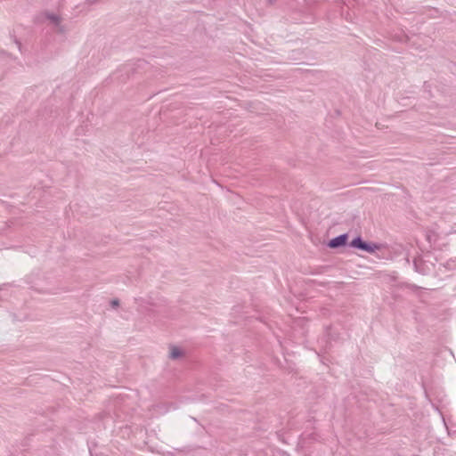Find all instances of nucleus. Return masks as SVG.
<instances>
[{"instance_id":"obj_1","label":"nucleus","mask_w":456,"mask_h":456,"mask_svg":"<svg viewBox=\"0 0 456 456\" xmlns=\"http://www.w3.org/2000/svg\"><path fill=\"white\" fill-rule=\"evenodd\" d=\"M349 246L368 253H373L379 248V245L364 241L361 236L355 237Z\"/></svg>"},{"instance_id":"obj_2","label":"nucleus","mask_w":456,"mask_h":456,"mask_svg":"<svg viewBox=\"0 0 456 456\" xmlns=\"http://www.w3.org/2000/svg\"><path fill=\"white\" fill-rule=\"evenodd\" d=\"M45 17L53 30L60 34H63L65 32L64 27L61 24V17L59 15L45 13Z\"/></svg>"},{"instance_id":"obj_3","label":"nucleus","mask_w":456,"mask_h":456,"mask_svg":"<svg viewBox=\"0 0 456 456\" xmlns=\"http://www.w3.org/2000/svg\"><path fill=\"white\" fill-rule=\"evenodd\" d=\"M348 235L347 233L340 234L328 242V247L330 248H338L347 244Z\"/></svg>"},{"instance_id":"obj_4","label":"nucleus","mask_w":456,"mask_h":456,"mask_svg":"<svg viewBox=\"0 0 456 456\" xmlns=\"http://www.w3.org/2000/svg\"><path fill=\"white\" fill-rule=\"evenodd\" d=\"M181 355H182V351L179 348L173 346L171 349L170 357L172 359H177Z\"/></svg>"},{"instance_id":"obj_5","label":"nucleus","mask_w":456,"mask_h":456,"mask_svg":"<svg viewBox=\"0 0 456 456\" xmlns=\"http://www.w3.org/2000/svg\"><path fill=\"white\" fill-rule=\"evenodd\" d=\"M10 288V285H4L0 288V299L7 296V291Z\"/></svg>"},{"instance_id":"obj_6","label":"nucleus","mask_w":456,"mask_h":456,"mask_svg":"<svg viewBox=\"0 0 456 456\" xmlns=\"http://www.w3.org/2000/svg\"><path fill=\"white\" fill-rule=\"evenodd\" d=\"M419 263H420V260L415 258L414 261H413V266H414V269L416 272H421V270L419 269Z\"/></svg>"},{"instance_id":"obj_7","label":"nucleus","mask_w":456,"mask_h":456,"mask_svg":"<svg viewBox=\"0 0 456 456\" xmlns=\"http://www.w3.org/2000/svg\"><path fill=\"white\" fill-rule=\"evenodd\" d=\"M118 304H119V302H118V299H113V300H111V302H110V305H111V306H112V307H116V306H118Z\"/></svg>"},{"instance_id":"obj_8","label":"nucleus","mask_w":456,"mask_h":456,"mask_svg":"<svg viewBox=\"0 0 456 456\" xmlns=\"http://www.w3.org/2000/svg\"><path fill=\"white\" fill-rule=\"evenodd\" d=\"M327 336L330 338V339H333L330 334V329L327 330Z\"/></svg>"},{"instance_id":"obj_9","label":"nucleus","mask_w":456,"mask_h":456,"mask_svg":"<svg viewBox=\"0 0 456 456\" xmlns=\"http://www.w3.org/2000/svg\"><path fill=\"white\" fill-rule=\"evenodd\" d=\"M15 43L17 44L19 49L20 50V43L19 41H17V40L15 41Z\"/></svg>"},{"instance_id":"obj_10","label":"nucleus","mask_w":456,"mask_h":456,"mask_svg":"<svg viewBox=\"0 0 456 456\" xmlns=\"http://www.w3.org/2000/svg\"><path fill=\"white\" fill-rule=\"evenodd\" d=\"M275 0H269L270 3H273Z\"/></svg>"}]
</instances>
